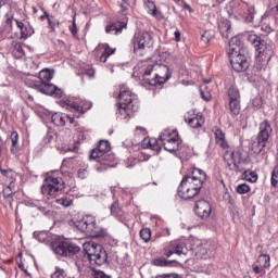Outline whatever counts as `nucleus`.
<instances>
[{
  "label": "nucleus",
  "instance_id": "f257e3e1",
  "mask_svg": "<svg viewBox=\"0 0 278 278\" xmlns=\"http://www.w3.org/2000/svg\"><path fill=\"white\" fill-rule=\"evenodd\" d=\"M242 49H244V43L238 37H232L229 41V60L230 64L237 73H242L249 68V56L242 54Z\"/></svg>",
  "mask_w": 278,
  "mask_h": 278
},
{
  "label": "nucleus",
  "instance_id": "f03ea898",
  "mask_svg": "<svg viewBox=\"0 0 278 278\" xmlns=\"http://www.w3.org/2000/svg\"><path fill=\"white\" fill-rule=\"evenodd\" d=\"M143 77L150 86L166 84L170 79V70L164 64H151L144 70Z\"/></svg>",
  "mask_w": 278,
  "mask_h": 278
},
{
  "label": "nucleus",
  "instance_id": "7ed1b4c3",
  "mask_svg": "<svg viewBox=\"0 0 278 278\" xmlns=\"http://www.w3.org/2000/svg\"><path fill=\"white\" fill-rule=\"evenodd\" d=\"M74 227L91 238H105L108 233L105 229L97 225V218L92 215H86L81 219L74 222Z\"/></svg>",
  "mask_w": 278,
  "mask_h": 278
},
{
  "label": "nucleus",
  "instance_id": "20e7f679",
  "mask_svg": "<svg viewBox=\"0 0 278 278\" xmlns=\"http://www.w3.org/2000/svg\"><path fill=\"white\" fill-rule=\"evenodd\" d=\"M226 12L230 18H244L245 23H253L255 18V8L249 7V4L241 0H232L226 7Z\"/></svg>",
  "mask_w": 278,
  "mask_h": 278
},
{
  "label": "nucleus",
  "instance_id": "39448f33",
  "mask_svg": "<svg viewBox=\"0 0 278 278\" xmlns=\"http://www.w3.org/2000/svg\"><path fill=\"white\" fill-rule=\"evenodd\" d=\"M84 251L90 264H97V266H103L108 262V252L103 249V245L90 241L84 244Z\"/></svg>",
  "mask_w": 278,
  "mask_h": 278
},
{
  "label": "nucleus",
  "instance_id": "423d86ee",
  "mask_svg": "<svg viewBox=\"0 0 278 278\" xmlns=\"http://www.w3.org/2000/svg\"><path fill=\"white\" fill-rule=\"evenodd\" d=\"M65 188L66 184L62 177L48 176L41 185V194L47 199H55Z\"/></svg>",
  "mask_w": 278,
  "mask_h": 278
},
{
  "label": "nucleus",
  "instance_id": "0eeeda50",
  "mask_svg": "<svg viewBox=\"0 0 278 278\" xmlns=\"http://www.w3.org/2000/svg\"><path fill=\"white\" fill-rule=\"evenodd\" d=\"M207 179V174L203 172L201 168H193L191 175H187L182 178V186H187L197 192H201V188H203V182Z\"/></svg>",
  "mask_w": 278,
  "mask_h": 278
},
{
  "label": "nucleus",
  "instance_id": "6e6552de",
  "mask_svg": "<svg viewBox=\"0 0 278 278\" xmlns=\"http://www.w3.org/2000/svg\"><path fill=\"white\" fill-rule=\"evenodd\" d=\"M248 42L254 47V49L258 52V60H264L265 64L270 62V58L273 55V50L270 47L266 46V41L262 40V37L257 35H249Z\"/></svg>",
  "mask_w": 278,
  "mask_h": 278
},
{
  "label": "nucleus",
  "instance_id": "1a4fd4ad",
  "mask_svg": "<svg viewBox=\"0 0 278 278\" xmlns=\"http://www.w3.org/2000/svg\"><path fill=\"white\" fill-rule=\"evenodd\" d=\"M27 86H29V88H34V90H38V92H42V94L55 97V99H61L64 94V91H62L58 86L49 83H40V80H28Z\"/></svg>",
  "mask_w": 278,
  "mask_h": 278
},
{
  "label": "nucleus",
  "instance_id": "9d476101",
  "mask_svg": "<svg viewBox=\"0 0 278 278\" xmlns=\"http://www.w3.org/2000/svg\"><path fill=\"white\" fill-rule=\"evenodd\" d=\"M160 140L165 151H168L169 153L179 151V132H177V130H164L160 136Z\"/></svg>",
  "mask_w": 278,
  "mask_h": 278
},
{
  "label": "nucleus",
  "instance_id": "9b49d317",
  "mask_svg": "<svg viewBox=\"0 0 278 278\" xmlns=\"http://www.w3.org/2000/svg\"><path fill=\"white\" fill-rule=\"evenodd\" d=\"M270 136H273V124L268 119H263L258 124V134L256 137V142L260 152H262V150L266 148V144L270 139Z\"/></svg>",
  "mask_w": 278,
  "mask_h": 278
},
{
  "label": "nucleus",
  "instance_id": "f8f14e48",
  "mask_svg": "<svg viewBox=\"0 0 278 278\" xmlns=\"http://www.w3.org/2000/svg\"><path fill=\"white\" fill-rule=\"evenodd\" d=\"M108 151H110V141L100 140L97 149L91 151L89 160H96L104 166H110V156H108Z\"/></svg>",
  "mask_w": 278,
  "mask_h": 278
},
{
  "label": "nucleus",
  "instance_id": "ddd939ff",
  "mask_svg": "<svg viewBox=\"0 0 278 278\" xmlns=\"http://www.w3.org/2000/svg\"><path fill=\"white\" fill-rule=\"evenodd\" d=\"M51 121L56 127H64L66 126V123H70L71 127H73L75 131H78V134H84V131H86V128L79 126V123L75 121V117H71V115L66 113H54L52 114Z\"/></svg>",
  "mask_w": 278,
  "mask_h": 278
},
{
  "label": "nucleus",
  "instance_id": "4468645a",
  "mask_svg": "<svg viewBox=\"0 0 278 278\" xmlns=\"http://www.w3.org/2000/svg\"><path fill=\"white\" fill-rule=\"evenodd\" d=\"M66 110H70V112H73L76 116V118H79L81 114H86L88 110L92 108V102L87 100H80V101H73V100H66L65 101Z\"/></svg>",
  "mask_w": 278,
  "mask_h": 278
},
{
  "label": "nucleus",
  "instance_id": "2eb2a0df",
  "mask_svg": "<svg viewBox=\"0 0 278 278\" xmlns=\"http://www.w3.org/2000/svg\"><path fill=\"white\" fill-rule=\"evenodd\" d=\"M153 47V36H151L148 31L138 33L135 36L134 49L135 51L151 49Z\"/></svg>",
  "mask_w": 278,
  "mask_h": 278
},
{
  "label": "nucleus",
  "instance_id": "dca6fc26",
  "mask_svg": "<svg viewBox=\"0 0 278 278\" xmlns=\"http://www.w3.org/2000/svg\"><path fill=\"white\" fill-rule=\"evenodd\" d=\"M224 160L225 162H227V165L230 168V170H242L239 165L242 164V156H240V152H236L231 149L227 150L224 154Z\"/></svg>",
  "mask_w": 278,
  "mask_h": 278
},
{
  "label": "nucleus",
  "instance_id": "f3484780",
  "mask_svg": "<svg viewBox=\"0 0 278 278\" xmlns=\"http://www.w3.org/2000/svg\"><path fill=\"white\" fill-rule=\"evenodd\" d=\"M118 97H119V102L117 104L127 105L129 108H132L134 110H138L139 108L138 96H136L129 90H125L119 92Z\"/></svg>",
  "mask_w": 278,
  "mask_h": 278
},
{
  "label": "nucleus",
  "instance_id": "a211bd4d",
  "mask_svg": "<svg viewBox=\"0 0 278 278\" xmlns=\"http://www.w3.org/2000/svg\"><path fill=\"white\" fill-rule=\"evenodd\" d=\"M7 10L4 14L5 25L12 29V22L14 21V10H16V3L11 2V0H0V10Z\"/></svg>",
  "mask_w": 278,
  "mask_h": 278
},
{
  "label": "nucleus",
  "instance_id": "6ab92c4d",
  "mask_svg": "<svg viewBox=\"0 0 278 278\" xmlns=\"http://www.w3.org/2000/svg\"><path fill=\"white\" fill-rule=\"evenodd\" d=\"M164 255L170 257V255H186V243L181 241H172L165 249Z\"/></svg>",
  "mask_w": 278,
  "mask_h": 278
},
{
  "label": "nucleus",
  "instance_id": "aec40b11",
  "mask_svg": "<svg viewBox=\"0 0 278 278\" xmlns=\"http://www.w3.org/2000/svg\"><path fill=\"white\" fill-rule=\"evenodd\" d=\"M194 212L197 216L205 220L210 218L212 214V204H210V202H207L206 200H199L198 202H195Z\"/></svg>",
  "mask_w": 278,
  "mask_h": 278
},
{
  "label": "nucleus",
  "instance_id": "412c9836",
  "mask_svg": "<svg viewBox=\"0 0 278 278\" xmlns=\"http://www.w3.org/2000/svg\"><path fill=\"white\" fill-rule=\"evenodd\" d=\"M138 112V109H134V106H127L126 104H117V118L119 121H129L134 113Z\"/></svg>",
  "mask_w": 278,
  "mask_h": 278
},
{
  "label": "nucleus",
  "instance_id": "4be33fe9",
  "mask_svg": "<svg viewBox=\"0 0 278 278\" xmlns=\"http://www.w3.org/2000/svg\"><path fill=\"white\" fill-rule=\"evenodd\" d=\"M178 194L181 199H185V201H188L190 199H194V197L199 194V191H197V189H192L184 185L182 182H180L178 187Z\"/></svg>",
  "mask_w": 278,
  "mask_h": 278
},
{
  "label": "nucleus",
  "instance_id": "5701e85b",
  "mask_svg": "<svg viewBox=\"0 0 278 278\" xmlns=\"http://www.w3.org/2000/svg\"><path fill=\"white\" fill-rule=\"evenodd\" d=\"M127 27V17H125L122 22H115L105 27L106 34H113L114 36L118 34H123V29Z\"/></svg>",
  "mask_w": 278,
  "mask_h": 278
},
{
  "label": "nucleus",
  "instance_id": "b1692460",
  "mask_svg": "<svg viewBox=\"0 0 278 278\" xmlns=\"http://www.w3.org/2000/svg\"><path fill=\"white\" fill-rule=\"evenodd\" d=\"M66 247L67 241L56 239L51 242V249L55 255H60L61 257H66Z\"/></svg>",
  "mask_w": 278,
  "mask_h": 278
},
{
  "label": "nucleus",
  "instance_id": "393cba45",
  "mask_svg": "<svg viewBox=\"0 0 278 278\" xmlns=\"http://www.w3.org/2000/svg\"><path fill=\"white\" fill-rule=\"evenodd\" d=\"M142 149H151V151H161L160 143H157V139L155 138H144L141 143Z\"/></svg>",
  "mask_w": 278,
  "mask_h": 278
},
{
  "label": "nucleus",
  "instance_id": "a878e982",
  "mask_svg": "<svg viewBox=\"0 0 278 278\" xmlns=\"http://www.w3.org/2000/svg\"><path fill=\"white\" fill-rule=\"evenodd\" d=\"M219 34L224 38H229L231 36V22L229 20H223L218 24Z\"/></svg>",
  "mask_w": 278,
  "mask_h": 278
},
{
  "label": "nucleus",
  "instance_id": "bb28decb",
  "mask_svg": "<svg viewBox=\"0 0 278 278\" xmlns=\"http://www.w3.org/2000/svg\"><path fill=\"white\" fill-rule=\"evenodd\" d=\"M188 125L192 127V129H201L203 125H205V117L202 114H197L194 117L188 119Z\"/></svg>",
  "mask_w": 278,
  "mask_h": 278
},
{
  "label": "nucleus",
  "instance_id": "cd10ccee",
  "mask_svg": "<svg viewBox=\"0 0 278 278\" xmlns=\"http://www.w3.org/2000/svg\"><path fill=\"white\" fill-rule=\"evenodd\" d=\"M98 47H99V49H104V51L102 52V54L100 56V62H108V58H110V55H114V53H116V49L110 48V45H108V43L99 45Z\"/></svg>",
  "mask_w": 278,
  "mask_h": 278
},
{
  "label": "nucleus",
  "instance_id": "c85d7f7f",
  "mask_svg": "<svg viewBox=\"0 0 278 278\" xmlns=\"http://www.w3.org/2000/svg\"><path fill=\"white\" fill-rule=\"evenodd\" d=\"M53 75H55V72L53 70L43 68L39 72V83L40 84H47L48 81H51L53 79Z\"/></svg>",
  "mask_w": 278,
  "mask_h": 278
},
{
  "label": "nucleus",
  "instance_id": "c756f323",
  "mask_svg": "<svg viewBox=\"0 0 278 278\" xmlns=\"http://www.w3.org/2000/svg\"><path fill=\"white\" fill-rule=\"evenodd\" d=\"M11 153L17 155L21 151V146L18 144V132L15 130L11 132Z\"/></svg>",
  "mask_w": 278,
  "mask_h": 278
},
{
  "label": "nucleus",
  "instance_id": "7c9ffc66",
  "mask_svg": "<svg viewBox=\"0 0 278 278\" xmlns=\"http://www.w3.org/2000/svg\"><path fill=\"white\" fill-rule=\"evenodd\" d=\"M215 140H216V143L219 144V147H222V149H228L229 146L225 140V132H223L220 128L215 129Z\"/></svg>",
  "mask_w": 278,
  "mask_h": 278
},
{
  "label": "nucleus",
  "instance_id": "2f4dec72",
  "mask_svg": "<svg viewBox=\"0 0 278 278\" xmlns=\"http://www.w3.org/2000/svg\"><path fill=\"white\" fill-rule=\"evenodd\" d=\"M34 238L42 244H49V242H51V235H49L47 231L34 232Z\"/></svg>",
  "mask_w": 278,
  "mask_h": 278
},
{
  "label": "nucleus",
  "instance_id": "473e14b6",
  "mask_svg": "<svg viewBox=\"0 0 278 278\" xmlns=\"http://www.w3.org/2000/svg\"><path fill=\"white\" fill-rule=\"evenodd\" d=\"M255 264L266 269L270 266V256L268 254H261Z\"/></svg>",
  "mask_w": 278,
  "mask_h": 278
},
{
  "label": "nucleus",
  "instance_id": "72a5a7b5",
  "mask_svg": "<svg viewBox=\"0 0 278 278\" xmlns=\"http://www.w3.org/2000/svg\"><path fill=\"white\" fill-rule=\"evenodd\" d=\"M228 99L229 101H238L240 100V90L236 86H231L228 89Z\"/></svg>",
  "mask_w": 278,
  "mask_h": 278
},
{
  "label": "nucleus",
  "instance_id": "f704fd0d",
  "mask_svg": "<svg viewBox=\"0 0 278 278\" xmlns=\"http://www.w3.org/2000/svg\"><path fill=\"white\" fill-rule=\"evenodd\" d=\"M80 251L81 248L75 245V243H71L67 241L65 257H71V255H75V253H79Z\"/></svg>",
  "mask_w": 278,
  "mask_h": 278
},
{
  "label": "nucleus",
  "instance_id": "c9c22d12",
  "mask_svg": "<svg viewBox=\"0 0 278 278\" xmlns=\"http://www.w3.org/2000/svg\"><path fill=\"white\" fill-rule=\"evenodd\" d=\"M152 264L154 266L166 268L168 266H173V264H175V261H168L166 258H155L154 261H152Z\"/></svg>",
  "mask_w": 278,
  "mask_h": 278
},
{
  "label": "nucleus",
  "instance_id": "e433bc0d",
  "mask_svg": "<svg viewBox=\"0 0 278 278\" xmlns=\"http://www.w3.org/2000/svg\"><path fill=\"white\" fill-rule=\"evenodd\" d=\"M229 108H230L231 114H235V116H238L241 110L240 100H229Z\"/></svg>",
  "mask_w": 278,
  "mask_h": 278
},
{
  "label": "nucleus",
  "instance_id": "4c0bfd02",
  "mask_svg": "<svg viewBox=\"0 0 278 278\" xmlns=\"http://www.w3.org/2000/svg\"><path fill=\"white\" fill-rule=\"evenodd\" d=\"M0 173L3 175V177H7L9 179V184H14L16 174L12 169H2L0 167Z\"/></svg>",
  "mask_w": 278,
  "mask_h": 278
},
{
  "label": "nucleus",
  "instance_id": "58836bf2",
  "mask_svg": "<svg viewBox=\"0 0 278 278\" xmlns=\"http://www.w3.org/2000/svg\"><path fill=\"white\" fill-rule=\"evenodd\" d=\"M55 201L59 205H62L63 207H71V205H73V199H71V197L68 195L56 199Z\"/></svg>",
  "mask_w": 278,
  "mask_h": 278
},
{
  "label": "nucleus",
  "instance_id": "ea45409f",
  "mask_svg": "<svg viewBox=\"0 0 278 278\" xmlns=\"http://www.w3.org/2000/svg\"><path fill=\"white\" fill-rule=\"evenodd\" d=\"M110 210L111 216H115V218H118V216H121V205L118 204V201L113 202Z\"/></svg>",
  "mask_w": 278,
  "mask_h": 278
},
{
  "label": "nucleus",
  "instance_id": "a19ab883",
  "mask_svg": "<svg viewBox=\"0 0 278 278\" xmlns=\"http://www.w3.org/2000/svg\"><path fill=\"white\" fill-rule=\"evenodd\" d=\"M139 236L143 242H149L151 240V229L142 228L139 232Z\"/></svg>",
  "mask_w": 278,
  "mask_h": 278
},
{
  "label": "nucleus",
  "instance_id": "79ce46f5",
  "mask_svg": "<svg viewBox=\"0 0 278 278\" xmlns=\"http://www.w3.org/2000/svg\"><path fill=\"white\" fill-rule=\"evenodd\" d=\"M13 190H14V182H9L8 186L3 187L2 194L4 199L12 197Z\"/></svg>",
  "mask_w": 278,
  "mask_h": 278
},
{
  "label": "nucleus",
  "instance_id": "37998d69",
  "mask_svg": "<svg viewBox=\"0 0 278 278\" xmlns=\"http://www.w3.org/2000/svg\"><path fill=\"white\" fill-rule=\"evenodd\" d=\"M34 34V28H31L30 26L27 27V26H24L22 29H21V37L25 39L29 38V36H31Z\"/></svg>",
  "mask_w": 278,
  "mask_h": 278
},
{
  "label": "nucleus",
  "instance_id": "c03bdc74",
  "mask_svg": "<svg viewBox=\"0 0 278 278\" xmlns=\"http://www.w3.org/2000/svg\"><path fill=\"white\" fill-rule=\"evenodd\" d=\"M149 8H152V10H150V14L152 16H155V18H162V12L157 11V7H155V3L153 2H149Z\"/></svg>",
  "mask_w": 278,
  "mask_h": 278
},
{
  "label": "nucleus",
  "instance_id": "a18cd8bd",
  "mask_svg": "<svg viewBox=\"0 0 278 278\" xmlns=\"http://www.w3.org/2000/svg\"><path fill=\"white\" fill-rule=\"evenodd\" d=\"M250 190H251V187H249V185L247 184H241L237 186L238 194H247V192H249Z\"/></svg>",
  "mask_w": 278,
  "mask_h": 278
},
{
  "label": "nucleus",
  "instance_id": "49530a36",
  "mask_svg": "<svg viewBox=\"0 0 278 278\" xmlns=\"http://www.w3.org/2000/svg\"><path fill=\"white\" fill-rule=\"evenodd\" d=\"M180 155H182V157H189V155L192 153V151L190 150L189 147H180L178 149Z\"/></svg>",
  "mask_w": 278,
  "mask_h": 278
},
{
  "label": "nucleus",
  "instance_id": "de8ad7c7",
  "mask_svg": "<svg viewBox=\"0 0 278 278\" xmlns=\"http://www.w3.org/2000/svg\"><path fill=\"white\" fill-rule=\"evenodd\" d=\"M37 210L40 212V214H42L43 216H47V214H49V204H39L37 205Z\"/></svg>",
  "mask_w": 278,
  "mask_h": 278
},
{
  "label": "nucleus",
  "instance_id": "09e8293b",
  "mask_svg": "<svg viewBox=\"0 0 278 278\" xmlns=\"http://www.w3.org/2000/svg\"><path fill=\"white\" fill-rule=\"evenodd\" d=\"M253 273H255V275H264V273H266L265 268L257 265V263L253 264Z\"/></svg>",
  "mask_w": 278,
  "mask_h": 278
},
{
  "label": "nucleus",
  "instance_id": "8fccbe9b",
  "mask_svg": "<svg viewBox=\"0 0 278 278\" xmlns=\"http://www.w3.org/2000/svg\"><path fill=\"white\" fill-rule=\"evenodd\" d=\"M271 186L274 188H277L278 186V172L274 169V172L271 173Z\"/></svg>",
  "mask_w": 278,
  "mask_h": 278
},
{
  "label": "nucleus",
  "instance_id": "3c124183",
  "mask_svg": "<svg viewBox=\"0 0 278 278\" xmlns=\"http://www.w3.org/2000/svg\"><path fill=\"white\" fill-rule=\"evenodd\" d=\"M87 176H88V167H81L78 169V177L80 179H86Z\"/></svg>",
  "mask_w": 278,
  "mask_h": 278
},
{
  "label": "nucleus",
  "instance_id": "603ef678",
  "mask_svg": "<svg viewBox=\"0 0 278 278\" xmlns=\"http://www.w3.org/2000/svg\"><path fill=\"white\" fill-rule=\"evenodd\" d=\"M70 31H71L72 36L77 38V24L75 22V15L73 16V25L70 27Z\"/></svg>",
  "mask_w": 278,
  "mask_h": 278
},
{
  "label": "nucleus",
  "instance_id": "864d4df0",
  "mask_svg": "<svg viewBox=\"0 0 278 278\" xmlns=\"http://www.w3.org/2000/svg\"><path fill=\"white\" fill-rule=\"evenodd\" d=\"M201 38H202V42H205L207 45V42H210V40H212L214 36L210 31H205Z\"/></svg>",
  "mask_w": 278,
  "mask_h": 278
},
{
  "label": "nucleus",
  "instance_id": "5fc2aeb1",
  "mask_svg": "<svg viewBox=\"0 0 278 278\" xmlns=\"http://www.w3.org/2000/svg\"><path fill=\"white\" fill-rule=\"evenodd\" d=\"M263 31H266V34H270L273 31V28L268 24H262Z\"/></svg>",
  "mask_w": 278,
  "mask_h": 278
},
{
  "label": "nucleus",
  "instance_id": "6e6d98bb",
  "mask_svg": "<svg viewBox=\"0 0 278 278\" xmlns=\"http://www.w3.org/2000/svg\"><path fill=\"white\" fill-rule=\"evenodd\" d=\"M128 8H127V5H125V4H122L121 5V14H123V16H127V14H128Z\"/></svg>",
  "mask_w": 278,
  "mask_h": 278
},
{
  "label": "nucleus",
  "instance_id": "4d7b16f0",
  "mask_svg": "<svg viewBox=\"0 0 278 278\" xmlns=\"http://www.w3.org/2000/svg\"><path fill=\"white\" fill-rule=\"evenodd\" d=\"M200 94L204 101H210L212 99V96L210 93L203 92V90L200 91Z\"/></svg>",
  "mask_w": 278,
  "mask_h": 278
},
{
  "label": "nucleus",
  "instance_id": "13d9d810",
  "mask_svg": "<svg viewBox=\"0 0 278 278\" xmlns=\"http://www.w3.org/2000/svg\"><path fill=\"white\" fill-rule=\"evenodd\" d=\"M251 178H248V181H251L252 184H255L257 181V176L255 173H250Z\"/></svg>",
  "mask_w": 278,
  "mask_h": 278
},
{
  "label": "nucleus",
  "instance_id": "bf43d9fd",
  "mask_svg": "<svg viewBox=\"0 0 278 278\" xmlns=\"http://www.w3.org/2000/svg\"><path fill=\"white\" fill-rule=\"evenodd\" d=\"M174 36H175L176 42L181 41V33H180L179 30H176V31L174 33Z\"/></svg>",
  "mask_w": 278,
  "mask_h": 278
},
{
  "label": "nucleus",
  "instance_id": "052dcab7",
  "mask_svg": "<svg viewBox=\"0 0 278 278\" xmlns=\"http://www.w3.org/2000/svg\"><path fill=\"white\" fill-rule=\"evenodd\" d=\"M49 27L52 29V31H55V22L51 21V17L48 20Z\"/></svg>",
  "mask_w": 278,
  "mask_h": 278
},
{
  "label": "nucleus",
  "instance_id": "680f3d73",
  "mask_svg": "<svg viewBox=\"0 0 278 278\" xmlns=\"http://www.w3.org/2000/svg\"><path fill=\"white\" fill-rule=\"evenodd\" d=\"M76 266L78 268V270H84V263L81 261H76Z\"/></svg>",
  "mask_w": 278,
  "mask_h": 278
},
{
  "label": "nucleus",
  "instance_id": "e2e57ef3",
  "mask_svg": "<svg viewBox=\"0 0 278 278\" xmlns=\"http://www.w3.org/2000/svg\"><path fill=\"white\" fill-rule=\"evenodd\" d=\"M41 21H45V18H47L49 21V18H52L51 15H49V13L46 11L43 13V15L40 16Z\"/></svg>",
  "mask_w": 278,
  "mask_h": 278
},
{
  "label": "nucleus",
  "instance_id": "0e129e2a",
  "mask_svg": "<svg viewBox=\"0 0 278 278\" xmlns=\"http://www.w3.org/2000/svg\"><path fill=\"white\" fill-rule=\"evenodd\" d=\"M15 23L20 30H22L25 27V24H23V22H18V20H15Z\"/></svg>",
  "mask_w": 278,
  "mask_h": 278
},
{
  "label": "nucleus",
  "instance_id": "69168bd1",
  "mask_svg": "<svg viewBox=\"0 0 278 278\" xmlns=\"http://www.w3.org/2000/svg\"><path fill=\"white\" fill-rule=\"evenodd\" d=\"M175 277H177V274H167V275L161 276L160 278H175Z\"/></svg>",
  "mask_w": 278,
  "mask_h": 278
},
{
  "label": "nucleus",
  "instance_id": "338daca9",
  "mask_svg": "<svg viewBox=\"0 0 278 278\" xmlns=\"http://www.w3.org/2000/svg\"><path fill=\"white\" fill-rule=\"evenodd\" d=\"M136 131H140L142 134V136H144V134H147V130L143 127H137Z\"/></svg>",
  "mask_w": 278,
  "mask_h": 278
},
{
  "label": "nucleus",
  "instance_id": "774afa93",
  "mask_svg": "<svg viewBox=\"0 0 278 278\" xmlns=\"http://www.w3.org/2000/svg\"><path fill=\"white\" fill-rule=\"evenodd\" d=\"M16 49L20 53H23V46L22 45L16 46Z\"/></svg>",
  "mask_w": 278,
  "mask_h": 278
}]
</instances>
